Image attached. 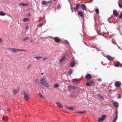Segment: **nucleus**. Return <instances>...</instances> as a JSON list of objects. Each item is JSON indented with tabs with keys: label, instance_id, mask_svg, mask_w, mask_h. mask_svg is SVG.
Wrapping results in <instances>:
<instances>
[{
	"label": "nucleus",
	"instance_id": "nucleus-49",
	"mask_svg": "<svg viewBox=\"0 0 122 122\" xmlns=\"http://www.w3.org/2000/svg\"><path fill=\"white\" fill-rule=\"evenodd\" d=\"M46 59V57H45L43 58V60L44 61H45Z\"/></svg>",
	"mask_w": 122,
	"mask_h": 122
},
{
	"label": "nucleus",
	"instance_id": "nucleus-23",
	"mask_svg": "<svg viewBox=\"0 0 122 122\" xmlns=\"http://www.w3.org/2000/svg\"><path fill=\"white\" fill-rule=\"evenodd\" d=\"M30 20V19L28 18H25L23 19V21L24 22H26L29 21Z\"/></svg>",
	"mask_w": 122,
	"mask_h": 122
},
{
	"label": "nucleus",
	"instance_id": "nucleus-21",
	"mask_svg": "<svg viewBox=\"0 0 122 122\" xmlns=\"http://www.w3.org/2000/svg\"><path fill=\"white\" fill-rule=\"evenodd\" d=\"M56 104L57 106H58L60 108H62L63 107V106L62 105L58 102H56Z\"/></svg>",
	"mask_w": 122,
	"mask_h": 122
},
{
	"label": "nucleus",
	"instance_id": "nucleus-7",
	"mask_svg": "<svg viewBox=\"0 0 122 122\" xmlns=\"http://www.w3.org/2000/svg\"><path fill=\"white\" fill-rule=\"evenodd\" d=\"M85 78L87 80H89L91 79L92 78V76L89 74L86 75L85 76Z\"/></svg>",
	"mask_w": 122,
	"mask_h": 122
},
{
	"label": "nucleus",
	"instance_id": "nucleus-28",
	"mask_svg": "<svg viewBox=\"0 0 122 122\" xmlns=\"http://www.w3.org/2000/svg\"><path fill=\"white\" fill-rule=\"evenodd\" d=\"M42 57L41 56H38V57H35L34 58L36 59L37 60H39L41 58H42Z\"/></svg>",
	"mask_w": 122,
	"mask_h": 122
},
{
	"label": "nucleus",
	"instance_id": "nucleus-20",
	"mask_svg": "<svg viewBox=\"0 0 122 122\" xmlns=\"http://www.w3.org/2000/svg\"><path fill=\"white\" fill-rule=\"evenodd\" d=\"M75 61H73L71 62L70 66L71 67H73L75 66Z\"/></svg>",
	"mask_w": 122,
	"mask_h": 122
},
{
	"label": "nucleus",
	"instance_id": "nucleus-50",
	"mask_svg": "<svg viewBox=\"0 0 122 122\" xmlns=\"http://www.w3.org/2000/svg\"><path fill=\"white\" fill-rule=\"evenodd\" d=\"M2 40L1 39H0V43H1L2 42Z\"/></svg>",
	"mask_w": 122,
	"mask_h": 122
},
{
	"label": "nucleus",
	"instance_id": "nucleus-46",
	"mask_svg": "<svg viewBox=\"0 0 122 122\" xmlns=\"http://www.w3.org/2000/svg\"><path fill=\"white\" fill-rule=\"evenodd\" d=\"M98 80L99 81L101 82L102 81V79L101 78H99L98 79Z\"/></svg>",
	"mask_w": 122,
	"mask_h": 122
},
{
	"label": "nucleus",
	"instance_id": "nucleus-35",
	"mask_svg": "<svg viewBox=\"0 0 122 122\" xmlns=\"http://www.w3.org/2000/svg\"><path fill=\"white\" fill-rule=\"evenodd\" d=\"M42 4L43 5H46V2L43 1L42 2Z\"/></svg>",
	"mask_w": 122,
	"mask_h": 122
},
{
	"label": "nucleus",
	"instance_id": "nucleus-17",
	"mask_svg": "<svg viewBox=\"0 0 122 122\" xmlns=\"http://www.w3.org/2000/svg\"><path fill=\"white\" fill-rule=\"evenodd\" d=\"M66 107L67 109L72 111L74 109V108L73 107H69L66 106Z\"/></svg>",
	"mask_w": 122,
	"mask_h": 122
},
{
	"label": "nucleus",
	"instance_id": "nucleus-25",
	"mask_svg": "<svg viewBox=\"0 0 122 122\" xmlns=\"http://www.w3.org/2000/svg\"><path fill=\"white\" fill-rule=\"evenodd\" d=\"M51 5V2L50 1L46 2V5L48 6H50Z\"/></svg>",
	"mask_w": 122,
	"mask_h": 122
},
{
	"label": "nucleus",
	"instance_id": "nucleus-8",
	"mask_svg": "<svg viewBox=\"0 0 122 122\" xmlns=\"http://www.w3.org/2000/svg\"><path fill=\"white\" fill-rule=\"evenodd\" d=\"M106 57L107 58L108 60L110 61H113L114 59V58L109 55H107Z\"/></svg>",
	"mask_w": 122,
	"mask_h": 122
},
{
	"label": "nucleus",
	"instance_id": "nucleus-11",
	"mask_svg": "<svg viewBox=\"0 0 122 122\" xmlns=\"http://www.w3.org/2000/svg\"><path fill=\"white\" fill-rule=\"evenodd\" d=\"M55 41L56 42H59L61 41V40L58 37H54L53 38Z\"/></svg>",
	"mask_w": 122,
	"mask_h": 122
},
{
	"label": "nucleus",
	"instance_id": "nucleus-26",
	"mask_svg": "<svg viewBox=\"0 0 122 122\" xmlns=\"http://www.w3.org/2000/svg\"><path fill=\"white\" fill-rule=\"evenodd\" d=\"M39 96L41 98H44L45 97L44 96H42L41 94L40 93H39L38 94Z\"/></svg>",
	"mask_w": 122,
	"mask_h": 122
},
{
	"label": "nucleus",
	"instance_id": "nucleus-24",
	"mask_svg": "<svg viewBox=\"0 0 122 122\" xmlns=\"http://www.w3.org/2000/svg\"><path fill=\"white\" fill-rule=\"evenodd\" d=\"M73 70L72 69H70L68 72V74L69 75H71L73 72Z\"/></svg>",
	"mask_w": 122,
	"mask_h": 122
},
{
	"label": "nucleus",
	"instance_id": "nucleus-31",
	"mask_svg": "<svg viewBox=\"0 0 122 122\" xmlns=\"http://www.w3.org/2000/svg\"><path fill=\"white\" fill-rule=\"evenodd\" d=\"M8 118V117H6V116L5 117H3V119L4 120H5V121H6V119L7 120Z\"/></svg>",
	"mask_w": 122,
	"mask_h": 122
},
{
	"label": "nucleus",
	"instance_id": "nucleus-18",
	"mask_svg": "<svg viewBox=\"0 0 122 122\" xmlns=\"http://www.w3.org/2000/svg\"><path fill=\"white\" fill-rule=\"evenodd\" d=\"M81 6L83 10H86V8L85 4H82L81 5Z\"/></svg>",
	"mask_w": 122,
	"mask_h": 122
},
{
	"label": "nucleus",
	"instance_id": "nucleus-51",
	"mask_svg": "<svg viewBox=\"0 0 122 122\" xmlns=\"http://www.w3.org/2000/svg\"><path fill=\"white\" fill-rule=\"evenodd\" d=\"M30 42H32V43H33V40H30Z\"/></svg>",
	"mask_w": 122,
	"mask_h": 122
},
{
	"label": "nucleus",
	"instance_id": "nucleus-9",
	"mask_svg": "<svg viewBox=\"0 0 122 122\" xmlns=\"http://www.w3.org/2000/svg\"><path fill=\"white\" fill-rule=\"evenodd\" d=\"M115 66L116 67H122V64L118 61H117L116 63H115Z\"/></svg>",
	"mask_w": 122,
	"mask_h": 122
},
{
	"label": "nucleus",
	"instance_id": "nucleus-16",
	"mask_svg": "<svg viewBox=\"0 0 122 122\" xmlns=\"http://www.w3.org/2000/svg\"><path fill=\"white\" fill-rule=\"evenodd\" d=\"M78 15L82 18H83L84 17V15L82 11H79L78 12Z\"/></svg>",
	"mask_w": 122,
	"mask_h": 122
},
{
	"label": "nucleus",
	"instance_id": "nucleus-30",
	"mask_svg": "<svg viewBox=\"0 0 122 122\" xmlns=\"http://www.w3.org/2000/svg\"><path fill=\"white\" fill-rule=\"evenodd\" d=\"M118 5L119 7L121 8H122V3L121 2H119L118 3Z\"/></svg>",
	"mask_w": 122,
	"mask_h": 122
},
{
	"label": "nucleus",
	"instance_id": "nucleus-12",
	"mask_svg": "<svg viewBox=\"0 0 122 122\" xmlns=\"http://www.w3.org/2000/svg\"><path fill=\"white\" fill-rule=\"evenodd\" d=\"M72 81L73 83L75 84H76L78 83V80L77 79H74L72 80Z\"/></svg>",
	"mask_w": 122,
	"mask_h": 122
},
{
	"label": "nucleus",
	"instance_id": "nucleus-38",
	"mask_svg": "<svg viewBox=\"0 0 122 122\" xmlns=\"http://www.w3.org/2000/svg\"><path fill=\"white\" fill-rule=\"evenodd\" d=\"M44 23H42L41 24H38V26L39 27H40L41 26H42L43 25Z\"/></svg>",
	"mask_w": 122,
	"mask_h": 122
},
{
	"label": "nucleus",
	"instance_id": "nucleus-45",
	"mask_svg": "<svg viewBox=\"0 0 122 122\" xmlns=\"http://www.w3.org/2000/svg\"><path fill=\"white\" fill-rule=\"evenodd\" d=\"M98 95L99 96V98H103V97L101 96H100V95L99 94H98L97 95Z\"/></svg>",
	"mask_w": 122,
	"mask_h": 122
},
{
	"label": "nucleus",
	"instance_id": "nucleus-53",
	"mask_svg": "<svg viewBox=\"0 0 122 122\" xmlns=\"http://www.w3.org/2000/svg\"><path fill=\"white\" fill-rule=\"evenodd\" d=\"M120 1H122V0H119Z\"/></svg>",
	"mask_w": 122,
	"mask_h": 122
},
{
	"label": "nucleus",
	"instance_id": "nucleus-52",
	"mask_svg": "<svg viewBox=\"0 0 122 122\" xmlns=\"http://www.w3.org/2000/svg\"><path fill=\"white\" fill-rule=\"evenodd\" d=\"M28 27H26V29H28Z\"/></svg>",
	"mask_w": 122,
	"mask_h": 122
},
{
	"label": "nucleus",
	"instance_id": "nucleus-3",
	"mask_svg": "<svg viewBox=\"0 0 122 122\" xmlns=\"http://www.w3.org/2000/svg\"><path fill=\"white\" fill-rule=\"evenodd\" d=\"M22 94L24 96V98L25 100L26 101L28 100L29 97L28 94L24 91L22 92Z\"/></svg>",
	"mask_w": 122,
	"mask_h": 122
},
{
	"label": "nucleus",
	"instance_id": "nucleus-29",
	"mask_svg": "<svg viewBox=\"0 0 122 122\" xmlns=\"http://www.w3.org/2000/svg\"><path fill=\"white\" fill-rule=\"evenodd\" d=\"M5 15V13L3 12L2 11L0 12V15L4 16Z\"/></svg>",
	"mask_w": 122,
	"mask_h": 122
},
{
	"label": "nucleus",
	"instance_id": "nucleus-2",
	"mask_svg": "<svg viewBox=\"0 0 122 122\" xmlns=\"http://www.w3.org/2000/svg\"><path fill=\"white\" fill-rule=\"evenodd\" d=\"M8 50L10 51L11 52L14 53H15L17 51H26L24 49L19 50L17 49H16L14 48H9L8 49Z\"/></svg>",
	"mask_w": 122,
	"mask_h": 122
},
{
	"label": "nucleus",
	"instance_id": "nucleus-10",
	"mask_svg": "<svg viewBox=\"0 0 122 122\" xmlns=\"http://www.w3.org/2000/svg\"><path fill=\"white\" fill-rule=\"evenodd\" d=\"M17 90H16L15 89H13V93L14 95H15L19 91L20 89V87H17Z\"/></svg>",
	"mask_w": 122,
	"mask_h": 122
},
{
	"label": "nucleus",
	"instance_id": "nucleus-48",
	"mask_svg": "<svg viewBox=\"0 0 122 122\" xmlns=\"http://www.w3.org/2000/svg\"><path fill=\"white\" fill-rule=\"evenodd\" d=\"M71 12H73V8L71 6Z\"/></svg>",
	"mask_w": 122,
	"mask_h": 122
},
{
	"label": "nucleus",
	"instance_id": "nucleus-5",
	"mask_svg": "<svg viewBox=\"0 0 122 122\" xmlns=\"http://www.w3.org/2000/svg\"><path fill=\"white\" fill-rule=\"evenodd\" d=\"M106 116L104 115H103L102 116L101 118H99L98 119V121L99 122H102L105 118Z\"/></svg>",
	"mask_w": 122,
	"mask_h": 122
},
{
	"label": "nucleus",
	"instance_id": "nucleus-41",
	"mask_svg": "<svg viewBox=\"0 0 122 122\" xmlns=\"http://www.w3.org/2000/svg\"><path fill=\"white\" fill-rule=\"evenodd\" d=\"M122 17V13H121L120 15L119 18H121Z\"/></svg>",
	"mask_w": 122,
	"mask_h": 122
},
{
	"label": "nucleus",
	"instance_id": "nucleus-4",
	"mask_svg": "<svg viewBox=\"0 0 122 122\" xmlns=\"http://www.w3.org/2000/svg\"><path fill=\"white\" fill-rule=\"evenodd\" d=\"M94 81H93L87 80L86 85L87 86H92L95 85Z\"/></svg>",
	"mask_w": 122,
	"mask_h": 122
},
{
	"label": "nucleus",
	"instance_id": "nucleus-47",
	"mask_svg": "<svg viewBox=\"0 0 122 122\" xmlns=\"http://www.w3.org/2000/svg\"><path fill=\"white\" fill-rule=\"evenodd\" d=\"M38 79H36L35 80V82L36 83H37L38 82Z\"/></svg>",
	"mask_w": 122,
	"mask_h": 122
},
{
	"label": "nucleus",
	"instance_id": "nucleus-55",
	"mask_svg": "<svg viewBox=\"0 0 122 122\" xmlns=\"http://www.w3.org/2000/svg\"><path fill=\"white\" fill-rule=\"evenodd\" d=\"M43 73H42L41 74V75H42L43 74Z\"/></svg>",
	"mask_w": 122,
	"mask_h": 122
},
{
	"label": "nucleus",
	"instance_id": "nucleus-14",
	"mask_svg": "<svg viewBox=\"0 0 122 122\" xmlns=\"http://www.w3.org/2000/svg\"><path fill=\"white\" fill-rule=\"evenodd\" d=\"M81 7L80 5L78 4H77L76 5V7H75L74 9L75 11H76L77 10Z\"/></svg>",
	"mask_w": 122,
	"mask_h": 122
},
{
	"label": "nucleus",
	"instance_id": "nucleus-6",
	"mask_svg": "<svg viewBox=\"0 0 122 122\" xmlns=\"http://www.w3.org/2000/svg\"><path fill=\"white\" fill-rule=\"evenodd\" d=\"M115 85L117 87H120L121 85V83L120 81H117L115 82Z\"/></svg>",
	"mask_w": 122,
	"mask_h": 122
},
{
	"label": "nucleus",
	"instance_id": "nucleus-43",
	"mask_svg": "<svg viewBox=\"0 0 122 122\" xmlns=\"http://www.w3.org/2000/svg\"><path fill=\"white\" fill-rule=\"evenodd\" d=\"M26 15L27 16H29L30 15V13H28L26 14Z\"/></svg>",
	"mask_w": 122,
	"mask_h": 122
},
{
	"label": "nucleus",
	"instance_id": "nucleus-44",
	"mask_svg": "<svg viewBox=\"0 0 122 122\" xmlns=\"http://www.w3.org/2000/svg\"><path fill=\"white\" fill-rule=\"evenodd\" d=\"M57 6L58 7H57V8L58 9H59L61 7L60 5H58Z\"/></svg>",
	"mask_w": 122,
	"mask_h": 122
},
{
	"label": "nucleus",
	"instance_id": "nucleus-34",
	"mask_svg": "<svg viewBox=\"0 0 122 122\" xmlns=\"http://www.w3.org/2000/svg\"><path fill=\"white\" fill-rule=\"evenodd\" d=\"M7 111L9 113H10L11 112V110L10 108H8L7 109Z\"/></svg>",
	"mask_w": 122,
	"mask_h": 122
},
{
	"label": "nucleus",
	"instance_id": "nucleus-39",
	"mask_svg": "<svg viewBox=\"0 0 122 122\" xmlns=\"http://www.w3.org/2000/svg\"><path fill=\"white\" fill-rule=\"evenodd\" d=\"M117 115H116V117L115 118V119H114V120L113 121V122H115L117 120Z\"/></svg>",
	"mask_w": 122,
	"mask_h": 122
},
{
	"label": "nucleus",
	"instance_id": "nucleus-37",
	"mask_svg": "<svg viewBox=\"0 0 122 122\" xmlns=\"http://www.w3.org/2000/svg\"><path fill=\"white\" fill-rule=\"evenodd\" d=\"M96 12L97 14H99V10L98 9H97L96 10Z\"/></svg>",
	"mask_w": 122,
	"mask_h": 122
},
{
	"label": "nucleus",
	"instance_id": "nucleus-33",
	"mask_svg": "<svg viewBox=\"0 0 122 122\" xmlns=\"http://www.w3.org/2000/svg\"><path fill=\"white\" fill-rule=\"evenodd\" d=\"M59 86V85L58 84H56L54 85V87L55 88H56L57 87H58Z\"/></svg>",
	"mask_w": 122,
	"mask_h": 122
},
{
	"label": "nucleus",
	"instance_id": "nucleus-1",
	"mask_svg": "<svg viewBox=\"0 0 122 122\" xmlns=\"http://www.w3.org/2000/svg\"><path fill=\"white\" fill-rule=\"evenodd\" d=\"M40 83L45 87H48L49 85L46 81L45 78H41L40 79Z\"/></svg>",
	"mask_w": 122,
	"mask_h": 122
},
{
	"label": "nucleus",
	"instance_id": "nucleus-13",
	"mask_svg": "<svg viewBox=\"0 0 122 122\" xmlns=\"http://www.w3.org/2000/svg\"><path fill=\"white\" fill-rule=\"evenodd\" d=\"M76 87L74 86H68L67 87L68 90L71 91L73 89H75Z\"/></svg>",
	"mask_w": 122,
	"mask_h": 122
},
{
	"label": "nucleus",
	"instance_id": "nucleus-32",
	"mask_svg": "<svg viewBox=\"0 0 122 122\" xmlns=\"http://www.w3.org/2000/svg\"><path fill=\"white\" fill-rule=\"evenodd\" d=\"M86 112V111H84V112H77L78 113H79V114H83L84 113H85Z\"/></svg>",
	"mask_w": 122,
	"mask_h": 122
},
{
	"label": "nucleus",
	"instance_id": "nucleus-15",
	"mask_svg": "<svg viewBox=\"0 0 122 122\" xmlns=\"http://www.w3.org/2000/svg\"><path fill=\"white\" fill-rule=\"evenodd\" d=\"M113 15L117 16L118 15V13H117V11L115 10H114L113 11Z\"/></svg>",
	"mask_w": 122,
	"mask_h": 122
},
{
	"label": "nucleus",
	"instance_id": "nucleus-42",
	"mask_svg": "<svg viewBox=\"0 0 122 122\" xmlns=\"http://www.w3.org/2000/svg\"><path fill=\"white\" fill-rule=\"evenodd\" d=\"M29 38V37H27L26 38L24 39L23 40H24V41H26Z\"/></svg>",
	"mask_w": 122,
	"mask_h": 122
},
{
	"label": "nucleus",
	"instance_id": "nucleus-19",
	"mask_svg": "<svg viewBox=\"0 0 122 122\" xmlns=\"http://www.w3.org/2000/svg\"><path fill=\"white\" fill-rule=\"evenodd\" d=\"M29 4L28 3H22L19 4V6L23 5V6H27Z\"/></svg>",
	"mask_w": 122,
	"mask_h": 122
},
{
	"label": "nucleus",
	"instance_id": "nucleus-54",
	"mask_svg": "<svg viewBox=\"0 0 122 122\" xmlns=\"http://www.w3.org/2000/svg\"><path fill=\"white\" fill-rule=\"evenodd\" d=\"M56 0H53V1H55Z\"/></svg>",
	"mask_w": 122,
	"mask_h": 122
},
{
	"label": "nucleus",
	"instance_id": "nucleus-36",
	"mask_svg": "<svg viewBox=\"0 0 122 122\" xmlns=\"http://www.w3.org/2000/svg\"><path fill=\"white\" fill-rule=\"evenodd\" d=\"M121 95L120 94H119L118 95V97L117 98L119 99H120L121 98Z\"/></svg>",
	"mask_w": 122,
	"mask_h": 122
},
{
	"label": "nucleus",
	"instance_id": "nucleus-27",
	"mask_svg": "<svg viewBox=\"0 0 122 122\" xmlns=\"http://www.w3.org/2000/svg\"><path fill=\"white\" fill-rule=\"evenodd\" d=\"M65 56H63V57L61 58L60 61H63L65 60Z\"/></svg>",
	"mask_w": 122,
	"mask_h": 122
},
{
	"label": "nucleus",
	"instance_id": "nucleus-22",
	"mask_svg": "<svg viewBox=\"0 0 122 122\" xmlns=\"http://www.w3.org/2000/svg\"><path fill=\"white\" fill-rule=\"evenodd\" d=\"M113 105L115 107H117L118 106V103L117 102H115L113 103Z\"/></svg>",
	"mask_w": 122,
	"mask_h": 122
},
{
	"label": "nucleus",
	"instance_id": "nucleus-40",
	"mask_svg": "<svg viewBox=\"0 0 122 122\" xmlns=\"http://www.w3.org/2000/svg\"><path fill=\"white\" fill-rule=\"evenodd\" d=\"M32 66V65L30 64L27 67V68H29L30 67Z\"/></svg>",
	"mask_w": 122,
	"mask_h": 122
}]
</instances>
